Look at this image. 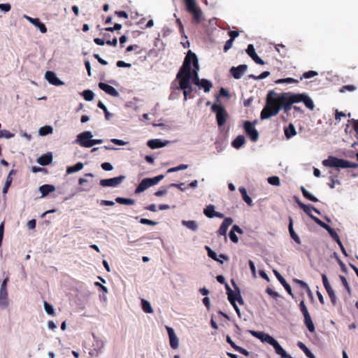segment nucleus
<instances>
[{"instance_id":"obj_63","label":"nucleus","mask_w":358,"mask_h":358,"mask_svg":"<svg viewBox=\"0 0 358 358\" xmlns=\"http://www.w3.org/2000/svg\"><path fill=\"white\" fill-rule=\"evenodd\" d=\"M101 168L104 171H111L113 169L112 164L110 163H109V162H103V163H102L101 164Z\"/></svg>"},{"instance_id":"obj_24","label":"nucleus","mask_w":358,"mask_h":358,"mask_svg":"<svg viewBox=\"0 0 358 358\" xmlns=\"http://www.w3.org/2000/svg\"><path fill=\"white\" fill-rule=\"evenodd\" d=\"M8 290L0 289V306L6 308L9 305Z\"/></svg>"},{"instance_id":"obj_28","label":"nucleus","mask_w":358,"mask_h":358,"mask_svg":"<svg viewBox=\"0 0 358 358\" xmlns=\"http://www.w3.org/2000/svg\"><path fill=\"white\" fill-rule=\"evenodd\" d=\"M245 143V138L244 136H238L231 143L232 146L236 149H239Z\"/></svg>"},{"instance_id":"obj_37","label":"nucleus","mask_w":358,"mask_h":358,"mask_svg":"<svg viewBox=\"0 0 358 358\" xmlns=\"http://www.w3.org/2000/svg\"><path fill=\"white\" fill-rule=\"evenodd\" d=\"M115 201L120 204L123 205H134L135 203V200L129 198H123V197H117L115 199Z\"/></svg>"},{"instance_id":"obj_57","label":"nucleus","mask_w":358,"mask_h":358,"mask_svg":"<svg viewBox=\"0 0 358 358\" xmlns=\"http://www.w3.org/2000/svg\"><path fill=\"white\" fill-rule=\"evenodd\" d=\"M140 223H141L143 224L151 225V226H155L157 224V222H155V221L146 219V218H141L140 220Z\"/></svg>"},{"instance_id":"obj_55","label":"nucleus","mask_w":358,"mask_h":358,"mask_svg":"<svg viewBox=\"0 0 358 358\" xmlns=\"http://www.w3.org/2000/svg\"><path fill=\"white\" fill-rule=\"evenodd\" d=\"M322 282H323V285H324V287L327 290H329L330 289H331V286L330 285L329 282V280L327 279V277L325 274H322Z\"/></svg>"},{"instance_id":"obj_52","label":"nucleus","mask_w":358,"mask_h":358,"mask_svg":"<svg viewBox=\"0 0 358 358\" xmlns=\"http://www.w3.org/2000/svg\"><path fill=\"white\" fill-rule=\"evenodd\" d=\"M44 308L45 312L48 315H54L55 314V310L53 308V306L50 304H49L47 301H44Z\"/></svg>"},{"instance_id":"obj_33","label":"nucleus","mask_w":358,"mask_h":358,"mask_svg":"<svg viewBox=\"0 0 358 358\" xmlns=\"http://www.w3.org/2000/svg\"><path fill=\"white\" fill-rule=\"evenodd\" d=\"M83 168V164L78 162L73 166H68L66 169V173L69 174L73 173L81 170Z\"/></svg>"},{"instance_id":"obj_53","label":"nucleus","mask_w":358,"mask_h":358,"mask_svg":"<svg viewBox=\"0 0 358 358\" xmlns=\"http://www.w3.org/2000/svg\"><path fill=\"white\" fill-rule=\"evenodd\" d=\"M327 292L330 298V300H331V302L332 303L333 305H336V294H335V292L333 290V289H330L329 290H327Z\"/></svg>"},{"instance_id":"obj_56","label":"nucleus","mask_w":358,"mask_h":358,"mask_svg":"<svg viewBox=\"0 0 358 358\" xmlns=\"http://www.w3.org/2000/svg\"><path fill=\"white\" fill-rule=\"evenodd\" d=\"M356 90V87L353 85H344L343 86L341 90H340V92H345L346 91H350V92H353Z\"/></svg>"},{"instance_id":"obj_8","label":"nucleus","mask_w":358,"mask_h":358,"mask_svg":"<svg viewBox=\"0 0 358 358\" xmlns=\"http://www.w3.org/2000/svg\"><path fill=\"white\" fill-rule=\"evenodd\" d=\"M125 179V176H120L108 179H102L100 180V185L103 187H117Z\"/></svg>"},{"instance_id":"obj_29","label":"nucleus","mask_w":358,"mask_h":358,"mask_svg":"<svg viewBox=\"0 0 358 358\" xmlns=\"http://www.w3.org/2000/svg\"><path fill=\"white\" fill-rule=\"evenodd\" d=\"M197 86L202 87L205 92H208L212 88L213 85L209 80L202 78L201 80H199V83L197 85Z\"/></svg>"},{"instance_id":"obj_11","label":"nucleus","mask_w":358,"mask_h":358,"mask_svg":"<svg viewBox=\"0 0 358 358\" xmlns=\"http://www.w3.org/2000/svg\"><path fill=\"white\" fill-rule=\"evenodd\" d=\"M248 69L246 64H241L236 67L232 66L230 69V73L235 79H240L245 73Z\"/></svg>"},{"instance_id":"obj_3","label":"nucleus","mask_w":358,"mask_h":358,"mask_svg":"<svg viewBox=\"0 0 358 358\" xmlns=\"http://www.w3.org/2000/svg\"><path fill=\"white\" fill-rule=\"evenodd\" d=\"M322 164L326 167L336 168L338 170L339 169L358 168V164L357 163L351 162L333 156H329L327 159L323 160Z\"/></svg>"},{"instance_id":"obj_36","label":"nucleus","mask_w":358,"mask_h":358,"mask_svg":"<svg viewBox=\"0 0 358 358\" xmlns=\"http://www.w3.org/2000/svg\"><path fill=\"white\" fill-rule=\"evenodd\" d=\"M239 191L242 195L243 199L244 201L249 206L252 205V199L248 195L247 191L244 187H240Z\"/></svg>"},{"instance_id":"obj_25","label":"nucleus","mask_w":358,"mask_h":358,"mask_svg":"<svg viewBox=\"0 0 358 358\" xmlns=\"http://www.w3.org/2000/svg\"><path fill=\"white\" fill-rule=\"evenodd\" d=\"M147 145L151 149H156L165 146L166 143L162 142L159 139H152L148 141Z\"/></svg>"},{"instance_id":"obj_40","label":"nucleus","mask_w":358,"mask_h":358,"mask_svg":"<svg viewBox=\"0 0 358 358\" xmlns=\"http://www.w3.org/2000/svg\"><path fill=\"white\" fill-rule=\"evenodd\" d=\"M299 80H297V79H294V78H286L278 79L275 83L276 84H282V83H287V84L295 83V84H297V83H299Z\"/></svg>"},{"instance_id":"obj_6","label":"nucleus","mask_w":358,"mask_h":358,"mask_svg":"<svg viewBox=\"0 0 358 358\" xmlns=\"http://www.w3.org/2000/svg\"><path fill=\"white\" fill-rule=\"evenodd\" d=\"M164 175H159L152 178H147L143 179L136 188L135 193L139 194L147 189L148 187L157 185L160 180H162L164 178Z\"/></svg>"},{"instance_id":"obj_30","label":"nucleus","mask_w":358,"mask_h":358,"mask_svg":"<svg viewBox=\"0 0 358 358\" xmlns=\"http://www.w3.org/2000/svg\"><path fill=\"white\" fill-rule=\"evenodd\" d=\"M300 189L302 192L303 196L306 199H307L313 202L318 201V199L315 196H313L311 193H310L303 186H301L300 187Z\"/></svg>"},{"instance_id":"obj_59","label":"nucleus","mask_w":358,"mask_h":358,"mask_svg":"<svg viewBox=\"0 0 358 358\" xmlns=\"http://www.w3.org/2000/svg\"><path fill=\"white\" fill-rule=\"evenodd\" d=\"M208 257H210V258H211V259H213V260L217 261V262H220V263H221V264H222V263H223V262H222V261L220 260V259L217 258V254H216L214 251H213V250H210V251L208 252Z\"/></svg>"},{"instance_id":"obj_51","label":"nucleus","mask_w":358,"mask_h":358,"mask_svg":"<svg viewBox=\"0 0 358 358\" xmlns=\"http://www.w3.org/2000/svg\"><path fill=\"white\" fill-rule=\"evenodd\" d=\"M270 185L278 186L280 184V178L278 176H271L268 178Z\"/></svg>"},{"instance_id":"obj_47","label":"nucleus","mask_w":358,"mask_h":358,"mask_svg":"<svg viewBox=\"0 0 358 358\" xmlns=\"http://www.w3.org/2000/svg\"><path fill=\"white\" fill-rule=\"evenodd\" d=\"M299 309H300L301 312L302 313L303 317L310 315L308 308H307L303 300H302L299 303Z\"/></svg>"},{"instance_id":"obj_64","label":"nucleus","mask_w":358,"mask_h":358,"mask_svg":"<svg viewBox=\"0 0 358 358\" xmlns=\"http://www.w3.org/2000/svg\"><path fill=\"white\" fill-rule=\"evenodd\" d=\"M229 236L230 240H231L233 243H238V236L236 235L235 232L230 231L229 234Z\"/></svg>"},{"instance_id":"obj_22","label":"nucleus","mask_w":358,"mask_h":358,"mask_svg":"<svg viewBox=\"0 0 358 358\" xmlns=\"http://www.w3.org/2000/svg\"><path fill=\"white\" fill-rule=\"evenodd\" d=\"M52 162V153H50V152L44 154L37 159V162L42 166L48 165V164H51Z\"/></svg>"},{"instance_id":"obj_44","label":"nucleus","mask_w":358,"mask_h":358,"mask_svg":"<svg viewBox=\"0 0 358 358\" xmlns=\"http://www.w3.org/2000/svg\"><path fill=\"white\" fill-rule=\"evenodd\" d=\"M294 282H296V284H298L299 285H300V287L301 288L306 289L308 294L312 296V292H311L308 285L305 282H303V280H298V279H294Z\"/></svg>"},{"instance_id":"obj_27","label":"nucleus","mask_w":358,"mask_h":358,"mask_svg":"<svg viewBox=\"0 0 358 358\" xmlns=\"http://www.w3.org/2000/svg\"><path fill=\"white\" fill-rule=\"evenodd\" d=\"M55 187L52 185H43L39 187V191L42 194V196H47L49 193L54 192Z\"/></svg>"},{"instance_id":"obj_5","label":"nucleus","mask_w":358,"mask_h":358,"mask_svg":"<svg viewBox=\"0 0 358 358\" xmlns=\"http://www.w3.org/2000/svg\"><path fill=\"white\" fill-rule=\"evenodd\" d=\"M187 10L193 15V20L195 23L201 22L202 18V11L196 6L195 0H183Z\"/></svg>"},{"instance_id":"obj_39","label":"nucleus","mask_w":358,"mask_h":358,"mask_svg":"<svg viewBox=\"0 0 358 358\" xmlns=\"http://www.w3.org/2000/svg\"><path fill=\"white\" fill-rule=\"evenodd\" d=\"M231 282L232 285L234 286V289H236V301H238L240 305H243L244 303L243 299L241 295L240 291L238 287L236 286V284L234 279L231 280Z\"/></svg>"},{"instance_id":"obj_9","label":"nucleus","mask_w":358,"mask_h":358,"mask_svg":"<svg viewBox=\"0 0 358 358\" xmlns=\"http://www.w3.org/2000/svg\"><path fill=\"white\" fill-rule=\"evenodd\" d=\"M315 222L320 225L321 227L326 229L331 236V237L333 238V240H334L337 243L341 241L340 237L336 233V231L333 228H331L329 224L324 223L319 218L315 219Z\"/></svg>"},{"instance_id":"obj_7","label":"nucleus","mask_w":358,"mask_h":358,"mask_svg":"<svg viewBox=\"0 0 358 358\" xmlns=\"http://www.w3.org/2000/svg\"><path fill=\"white\" fill-rule=\"evenodd\" d=\"M244 129L246 134L250 137L252 142H256L259 138V133L250 121H245L244 123Z\"/></svg>"},{"instance_id":"obj_62","label":"nucleus","mask_w":358,"mask_h":358,"mask_svg":"<svg viewBox=\"0 0 358 358\" xmlns=\"http://www.w3.org/2000/svg\"><path fill=\"white\" fill-rule=\"evenodd\" d=\"M266 292L268 295L271 296H272V297H273V298H277V297H278V296H279L278 293V292H275V291H273V290L271 288H270V287H267V288H266Z\"/></svg>"},{"instance_id":"obj_23","label":"nucleus","mask_w":358,"mask_h":358,"mask_svg":"<svg viewBox=\"0 0 358 358\" xmlns=\"http://www.w3.org/2000/svg\"><path fill=\"white\" fill-rule=\"evenodd\" d=\"M289 232L292 238L297 243L301 244V241L299 236L294 231L293 228V220L291 217H289Z\"/></svg>"},{"instance_id":"obj_16","label":"nucleus","mask_w":358,"mask_h":358,"mask_svg":"<svg viewBox=\"0 0 358 358\" xmlns=\"http://www.w3.org/2000/svg\"><path fill=\"white\" fill-rule=\"evenodd\" d=\"M45 78L52 85L59 86L63 84L53 71H48L45 73Z\"/></svg>"},{"instance_id":"obj_45","label":"nucleus","mask_w":358,"mask_h":358,"mask_svg":"<svg viewBox=\"0 0 358 358\" xmlns=\"http://www.w3.org/2000/svg\"><path fill=\"white\" fill-rule=\"evenodd\" d=\"M318 73L315 71H308L303 73V75L300 77L299 80H302L303 78H310L317 76Z\"/></svg>"},{"instance_id":"obj_20","label":"nucleus","mask_w":358,"mask_h":358,"mask_svg":"<svg viewBox=\"0 0 358 358\" xmlns=\"http://www.w3.org/2000/svg\"><path fill=\"white\" fill-rule=\"evenodd\" d=\"M119 34L120 33H117V35H115L114 33L113 34L110 33H103L106 43L110 45L116 46L117 44V35Z\"/></svg>"},{"instance_id":"obj_26","label":"nucleus","mask_w":358,"mask_h":358,"mask_svg":"<svg viewBox=\"0 0 358 358\" xmlns=\"http://www.w3.org/2000/svg\"><path fill=\"white\" fill-rule=\"evenodd\" d=\"M284 132L287 139L291 138L296 134L295 127L292 123H289V125L285 128Z\"/></svg>"},{"instance_id":"obj_54","label":"nucleus","mask_w":358,"mask_h":358,"mask_svg":"<svg viewBox=\"0 0 358 358\" xmlns=\"http://www.w3.org/2000/svg\"><path fill=\"white\" fill-rule=\"evenodd\" d=\"M180 90L183 91L184 99L185 100H187V96L189 94H191L192 92V91H193V89H192V87L190 83H189V85H188L187 88H185V89H180Z\"/></svg>"},{"instance_id":"obj_21","label":"nucleus","mask_w":358,"mask_h":358,"mask_svg":"<svg viewBox=\"0 0 358 358\" xmlns=\"http://www.w3.org/2000/svg\"><path fill=\"white\" fill-rule=\"evenodd\" d=\"M169 340H170V345L173 349H177L178 348L179 342L178 339L176 337L173 330L172 328H167Z\"/></svg>"},{"instance_id":"obj_31","label":"nucleus","mask_w":358,"mask_h":358,"mask_svg":"<svg viewBox=\"0 0 358 358\" xmlns=\"http://www.w3.org/2000/svg\"><path fill=\"white\" fill-rule=\"evenodd\" d=\"M182 224L192 231H196L198 229V224L194 220H182Z\"/></svg>"},{"instance_id":"obj_38","label":"nucleus","mask_w":358,"mask_h":358,"mask_svg":"<svg viewBox=\"0 0 358 358\" xmlns=\"http://www.w3.org/2000/svg\"><path fill=\"white\" fill-rule=\"evenodd\" d=\"M204 215L209 217L212 218L214 217V215L215 213V206L213 205H209L208 206L203 210Z\"/></svg>"},{"instance_id":"obj_35","label":"nucleus","mask_w":358,"mask_h":358,"mask_svg":"<svg viewBox=\"0 0 358 358\" xmlns=\"http://www.w3.org/2000/svg\"><path fill=\"white\" fill-rule=\"evenodd\" d=\"M257 338L260 339L262 341L266 342L268 344H271V341L274 340V338L263 331H259V336Z\"/></svg>"},{"instance_id":"obj_50","label":"nucleus","mask_w":358,"mask_h":358,"mask_svg":"<svg viewBox=\"0 0 358 358\" xmlns=\"http://www.w3.org/2000/svg\"><path fill=\"white\" fill-rule=\"evenodd\" d=\"M187 167H188V165H187V164H180L178 166L169 169L167 172L168 173L176 172L178 171H181V170H185V169H187Z\"/></svg>"},{"instance_id":"obj_43","label":"nucleus","mask_w":358,"mask_h":358,"mask_svg":"<svg viewBox=\"0 0 358 358\" xmlns=\"http://www.w3.org/2000/svg\"><path fill=\"white\" fill-rule=\"evenodd\" d=\"M97 106L99 108L103 110L106 119L109 120L110 117L113 116V114L108 112L106 106L101 101H99Z\"/></svg>"},{"instance_id":"obj_60","label":"nucleus","mask_w":358,"mask_h":358,"mask_svg":"<svg viewBox=\"0 0 358 358\" xmlns=\"http://www.w3.org/2000/svg\"><path fill=\"white\" fill-rule=\"evenodd\" d=\"M233 42H234L233 39H230V38L226 41L224 45V48H223L224 52H227L231 48Z\"/></svg>"},{"instance_id":"obj_61","label":"nucleus","mask_w":358,"mask_h":358,"mask_svg":"<svg viewBox=\"0 0 358 358\" xmlns=\"http://www.w3.org/2000/svg\"><path fill=\"white\" fill-rule=\"evenodd\" d=\"M116 65L117 67H120V68H129L131 66V64L126 63L124 61H121V60L117 61L116 63Z\"/></svg>"},{"instance_id":"obj_42","label":"nucleus","mask_w":358,"mask_h":358,"mask_svg":"<svg viewBox=\"0 0 358 358\" xmlns=\"http://www.w3.org/2000/svg\"><path fill=\"white\" fill-rule=\"evenodd\" d=\"M53 131V129L51 126H44L39 129V134L41 136H46L48 134H52Z\"/></svg>"},{"instance_id":"obj_49","label":"nucleus","mask_w":358,"mask_h":358,"mask_svg":"<svg viewBox=\"0 0 358 358\" xmlns=\"http://www.w3.org/2000/svg\"><path fill=\"white\" fill-rule=\"evenodd\" d=\"M15 134L6 129L0 130V138H11Z\"/></svg>"},{"instance_id":"obj_48","label":"nucleus","mask_w":358,"mask_h":358,"mask_svg":"<svg viewBox=\"0 0 358 358\" xmlns=\"http://www.w3.org/2000/svg\"><path fill=\"white\" fill-rule=\"evenodd\" d=\"M269 75H270L269 71H264L259 76L250 75L249 77L254 80H258L264 79V78H267Z\"/></svg>"},{"instance_id":"obj_34","label":"nucleus","mask_w":358,"mask_h":358,"mask_svg":"<svg viewBox=\"0 0 358 358\" xmlns=\"http://www.w3.org/2000/svg\"><path fill=\"white\" fill-rule=\"evenodd\" d=\"M298 347L303 351L305 355L308 358H315V356L311 352V351L306 346L305 344H303L302 342H298L297 343Z\"/></svg>"},{"instance_id":"obj_58","label":"nucleus","mask_w":358,"mask_h":358,"mask_svg":"<svg viewBox=\"0 0 358 358\" xmlns=\"http://www.w3.org/2000/svg\"><path fill=\"white\" fill-rule=\"evenodd\" d=\"M96 343L94 348V350L95 351V353L97 355L100 350L103 348V342L101 340H99L96 341Z\"/></svg>"},{"instance_id":"obj_19","label":"nucleus","mask_w":358,"mask_h":358,"mask_svg":"<svg viewBox=\"0 0 358 358\" xmlns=\"http://www.w3.org/2000/svg\"><path fill=\"white\" fill-rule=\"evenodd\" d=\"M25 17L28 20L29 22H30L31 24L37 27L40 31L43 34H45L47 32V28L45 25L42 23L38 18H32L29 16H25Z\"/></svg>"},{"instance_id":"obj_12","label":"nucleus","mask_w":358,"mask_h":358,"mask_svg":"<svg viewBox=\"0 0 358 358\" xmlns=\"http://www.w3.org/2000/svg\"><path fill=\"white\" fill-rule=\"evenodd\" d=\"M246 52L256 64L260 65H264L265 64V62L257 55L252 44L248 45Z\"/></svg>"},{"instance_id":"obj_14","label":"nucleus","mask_w":358,"mask_h":358,"mask_svg":"<svg viewBox=\"0 0 358 358\" xmlns=\"http://www.w3.org/2000/svg\"><path fill=\"white\" fill-rule=\"evenodd\" d=\"M99 87L101 90L112 96L118 97L120 95L119 92L115 90V88L110 85L104 83H99Z\"/></svg>"},{"instance_id":"obj_18","label":"nucleus","mask_w":358,"mask_h":358,"mask_svg":"<svg viewBox=\"0 0 358 358\" xmlns=\"http://www.w3.org/2000/svg\"><path fill=\"white\" fill-rule=\"evenodd\" d=\"M273 272H274L275 277L279 280V282L281 283V285L284 287V288L287 292V293L290 296L294 297V294L292 293V288H291L290 285L286 282L285 278L277 271H274Z\"/></svg>"},{"instance_id":"obj_2","label":"nucleus","mask_w":358,"mask_h":358,"mask_svg":"<svg viewBox=\"0 0 358 358\" xmlns=\"http://www.w3.org/2000/svg\"><path fill=\"white\" fill-rule=\"evenodd\" d=\"M199 64L197 56L192 50H189L176 75V79L179 83V87L177 89L187 88L191 81L197 85L201 80L199 78Z\"/></svg>"},{"instance_id":"obj_46","label":"nucleus","mask_w":358,"mask_h":358,"mask_svg":"<svg viewBox=\"0 0 358 358\" xmlns=\"http://www.w3.org/2000/svg\"><path fill=\"white\" fill-rule=\"evenodd\" d=\"M339 278H340L343 285L345 287L346 291L349 294V295H351L352 290H351L350 285H349L348 282L347 281V279L345 278V277H344L343 275H339Z\"/></svg>"},{"instance_id":"obj_10","label":"nucleus","mask_w":358,"mask_h":358,"mask_svg":"<svg viewBox=\"0 0 358 358\" xmlns=\"http://www.w3.org/2000/svg\"><path fill=\"white\" fill-rule=\"evenodd\" d=\"M296 201L298 206H299V208H301L315 222V219H316L317 217L314 216L311 213V210L315 211L317 214H320V212L317 208H315L314 206H313L311 205L304 204L303 203L300 201L299 199H296Z\"/></svg>"},{"instance_id":"obj_32","label":"nucleus","mask_w":358,"mask_h":358,"mask_svg":"<svg viewBox=\"0 0 358 358\" xmlns=\"http://www.w3.org/2000/svg\"><path fill=\"white\" fill-rule=\"evenodd\" d=\"M304 324L310 332L313 333L315 331V325L312 321L310 315L304 317Z\"/></svg>"},{"instance_id":"obj_15","label":"nucleus","mask_w":358,"mask_h":358,"mask_svg":"<svg viewBox=\"0 0 358 358\" xmlns=\"http://www.w3.org/2000/svg\"><path fill=\"white\" fill-rule=\"evenodd\" d=\"M76 141L83 147L90 148V131L80 134Z\"/></svg>"},{"instance_id":"obj_41","label":"nucleus","mask_w":358,"mask_h":358,"mask_svg":"<svg viewBox=\"0 0 358 358\" xmlns=\"http://www.w3.org/2000/svg\"><path fill=\"white\" fill-rule=\"evenodd\" d=\"M142 309L146 313H152L153 312L152 308L149 301L142 299Z\"/></svg>"},{"instance_id":"obj_17","label":"nucleus","mask_w":358,"mask_h":358,"mask_svg":"<svg viewBox=\"0 0 358 358\" xmlns=\"http://www.w3.org/2000/svg\"><path fill=\"white\" fill-rule=\"evenodd\" d=\"M271 341V343L270 345L273 347L276 354L280 355L282 358H287V357H288L289 355L281 347V345L279 344V343L275 338H274L273 341Z\"/></svg>"},{"instance_id":"obj_13","label":"nucleus","mask_w":358,"mask_h":358,"mask_svg":"<svg viewBox=\"0 0 358 358\" xmlns=\"http://www.w3.org/2000/svg\"><path fill=\"white\" fill-rule=\"evenodd\" d=\"M233 219L231 217H225L220 225L217 234L220 236H224L225 239H227V231L229 228V227L233 223Z\"/></svg>"},{"instance_id":"obj_1","label":"nucleus","mask_w":358,"mask_h":358,"mask_svg":"<svg viewBox=\"0 0 358 358\" xmlns=\"http://www.w3.org/2000/svg\"><path fill=\"white\" fill-rule=\"evenodd\" d=\"M303 102L310 110L315 108L312 99L305 93L282 92L279 94L273 90L268 92L266 99V106L261 112L262 120L268 119L276 115L281 109L288 112L292 109V105Z\"/></svg>"},{"instance_id":"obj_4","label":"nucleus","mask_w":358,"mask_h":358,"mask_svg":"<svg viewBox=\"0 0 358 358\" xmlns=\"http://www.w3.org/2000/svg\"><path fill=\"white\" fill-rule=\"evenodd\" d=\"M211 110L216 114V120L218 127H222L226 123L229 117L226 109L221 104L214 103L211 107Z\"/></svg>"}]
</instances>
